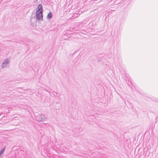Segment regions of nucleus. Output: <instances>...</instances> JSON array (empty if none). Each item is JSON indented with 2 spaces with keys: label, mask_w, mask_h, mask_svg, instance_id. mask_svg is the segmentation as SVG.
<instances>
[{
  "label": "nucleus",
  "mask_w": 158,
  "mask_h": 158,
  "mask_svg": "<svg viewBox=\"0 0 158 158\" xmlns=\"http://www.w3.org/2000/svg\"><path fill=\"white\" fill-rule=\"evenodd\" d=\"M36 17L39 20H42L43 19L42 12L36 11Z\"/></svg>",
  "instance_id": "1"
},
{
  "label": "nucleus",
  "mask_w": 158,
  "mask_h": 158,
  "mask_svg": "<svg viewBox=\"0 0 158 158\" xmlns=\"http://www.w3.org/2000/svg\"><path fill=\"white\" fill-rule=\"evenodd\" d=\"M43 9L42 8V6L40 4H39L38 6L37 10L36 11L42 12Z\"/></svg>",
  "instance_id": "2"
},
{
  "label": "nucleus",
  "mask_w": 158,
  "mask_h": 158,
  "mask_svg": "<svg viewBox=\"0 0 158 158\" xmlns=\"http://www.w3.org/2000/svg\"><path fill=\"white\" fill-rule=\"evenodd\" d=\"M52 17V14L51 13H50L48 14L47 17L48 18H51Z\"/></svg>",
  "instance_id": "3"
},
{
  "label": "nucleus",
  "mask_w": 158,
  "mask_h": 158,
  "mask_svg": "<svg viewBox=\"0 0 158 158\" xmlns=\"http://www.w3.org/2000/svg\"><path fill=\"white\" fill-rule=\"evenodd\" d=\"M4 149L1 150L0 152V153H1V154H2L4 152Z\"/></svg>",
  "instance_id": "4"
},
{
  "label": "nucleus",
  "mask_w": 158,
  "mask_h": 158,
  "mask_svg": "<svg viewBox=\"0 0 158 158\" xmlns=\"http://www.w3.org/2000/svg\"><path fill=\"white\" fill-rule=\"evenodd\" d=\"M4 149L1 150L0 152V153H1V154H2L4 152Z\"/></svg>",
  "instance_id": "5"
},
{
  "label": "nucleus",
  "mask_w": 158,
  "mask_h": 158,
  "mask_svg": "<svg viewBox=\"0 0 158 158\" xmlns=\"http://www.w3.org/2000/svg\"><path fill=\"white\" fill-rule=\"evenodd\" d=\"M1 154H1V153H0V156H1Z\"/></svg>",
  "instance_id": "6"
}]
</instances>
